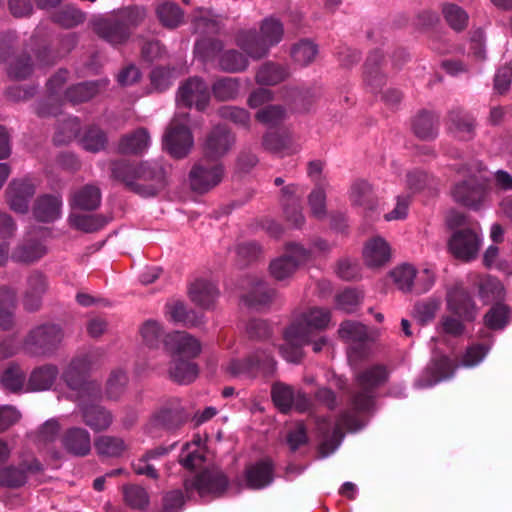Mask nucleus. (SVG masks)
Returning <instances> with one entry per match:
<instances>
[{"mask_svg": "<svg viewBox=\"0 0 512 512\" xmlns=\"http://www.w3.org/2000/svg\"><path fill=\"white\" fill-rule=\"evenodd\" d=\"M388 377L386 368L382 365H374L357 376L359 391L353 395L351 410L340 415L336 422L323 418L318 421L317 428L322 440L319 446V454L322 458L334 453L340 446L344 434L343 428L357 431L363 427L358 413L369 412L374 405V389L383 384Z\"/></svg>", "mask_w": 512, "mask_h": 512, "instance_id": "f257e3e1", "label": "nucleus"}, {"mask_svg": "<svg viewBox=\"0 0 512 512\" xmlns=\"http://www.w3.org/2000/svg\"><path fill=\"white\" fill-rule=\"evenodd\" d=\"M112 175L143 197L155 196L167 185V172L159 160L140 163L117 161L112 164Z\"/></svg>", "mask_w": 512, "mask_h": 512, "instance_id": "f03ea898", "label": "nucleus"}, {"mask_svg": "<svg viewBox=\"0 0 512 512\" xmlns=\"http://www.w3.org/2000/svg\"><path fill=\"white\" fill-rule=\"evenodd\" d=\"M330 320L331 311L327 308L313 307L298 316L284 332V344L279 347L283 359L299 363L302 347L310 343L312 332L326 329Z\"/></svg>", "mask_w": 512, "mask_h": 512, "instance_id": "7ed1b4c3", "label": "nucleus"}, {"mask_svg": "<svg viewBox=\"0 0 512 512\" xmlns=\"http://www.w3.org/2000/svg\"><path fill=\"white\" fill-rule=\"evenodd\" d=\"M101 352L91 349L76 355L62 373V380L72 391L70 397L74 401L81 398H97L101 389L95 382L87 380L88 373L99 363Z\"/></svg>", "mask_w": 512, "mask_h": 512, "instance_id": "20e7f679", "label": "nucleus"}, {"mask_svg": "<svg viewBox=\"0 0 512 512\" xmlns=\"http://www.w3.org/2000/svg\"><path fill=\"white\" fill-rule=\"evenodd\" d=\"M491 348L488 344H473L463 354L459 364H454L447 356L440 355L432 358L431 364L425 374L418 378L415 385L419 388L432 387L435 384L447 380L454 375L458 367L472 368L480 364Z\"/></svg>", "mask_w": 512, "mask_h": 512, "instance_id": "39448f33", "label": "nucleus"}, {"mask_svg": "<svg viewBox=\"0 0 512 512\" xmlns=\"http://www.w3.org/2000/svg\"><path fill=\"white\" fill-rule=\"evenodd\" d=\"M282 23L274 18H266L260 27V33L256 30H242L237 34L236 44L252 59L258 60L265 57L272 46L277 45L283 37Z\"/></svg>", "mask_w": 512, "mask_h": 512, "instance_id": "423d86ee", "label": "nucleus"}, {"mask_svg": "<svg viewBox=\"0 0 512 512\" xmlns=\"http://www.w3.org/2000/svg\"><path fill=\"white\" fill-rule=\"evenodd\" d=\"M458 172L467 178L452 188L454 201L474 210L480 209L488 195L484 177L479 170L471 171L466 166L461 167Z\"/></svg>", "mask_w": 512, "mask_h": 512, "instance_id": "0eeeda50", "label": "nucleus"}, {"mask_svg": "<svg viewBox=\"0 0 512 512\" xmlns=\"http://www.w3.org/2000/svg\"><path fill=\"white\" fill-rule=\"evenodd\" d=\"M276 364L271 351L258 348L244 360L229 361L226 372L232 377L254 378L258 373L271 376L276 370Z\"/></svg>", "mask_w": 512, "mask_h": 512, "instance_id": "6e6552de", "label": "nucleus"}, {"mask_svg": "<svg viewBox=\"0 0 512 512\" xmlns=\"http://www.w3.org/2000/svg\"><path fill=\"white\" fill-rule=\"evenodd\" d=\"M189 114L176 113L163 136V145L175 158H184L191 151L194 139L188 127Z\"/></svg>", "mask_w": 512, "mask_h": 512, "instance_id": "1a4fd4ad", "label": "nucleus"}, {"mask_svg": "<svg viewBox=\"0 0 512 512\" xmlns=\"http://www.w3.org/2000/svg\"><path fill=\"white\" fill-rule=\"evenodd\" d=\"M50 230L38 228L29 231L24 239L14 248L11 259L17 263L33 264L47 255L49 249L46 243Z\"/></svg>", "mask_w": 512, "mask_h": 512, "instance_id": "9d476101", "label": "nucleus"}, {"mask_svg": "<svg viewBox=\"0 0 512 512\" xmlns=\"http://www.w3.org/2000/svg\"><path fill=\"white\" fill-rule=\"evenodd\" d=\"M482 232L478 225L456 230L448 243L450 252L458 259L471 261L478 255Z\"/></svg>", "mask_w": 512, "mask_h": 512, "instance_id": "9b49d317", "label": "nucleus"}, {"mask_svg": "<svg viewBox=\"0 0 512 512\" xmlns=\"http://www.w3.org/2000/svg\"><path fill=\"white\" fill-rule=\"evenodd\" d=\"M311 251L298 243H288L286 253L274 259L269 266L270 274L278 281L291 277L300 264L308 261Z\"/></svg>", "mask_w": 512, "mask_h": 512, "instance_id": "f8f14e48", "label": "nucleus"}, {"mask_svg": "<svg viewBox=\"0 0 512 512\" xmlns=\"http://www.w3.org/2000/svg\"><path fill=\"white\" fill-rule=\"evenodd\" d=\"M191 417L179 398H171L163 403L151 416L147 428L161 427L172 431L180 428Z\"/></svg>", "mask_w": 512, "mask_h": 512, "instance_id": "ddd939ff", "label": "nucleus"}, {"mask_svg": "<svg viewBox=\"0 0 512 512\" xmlns=\"http://www.w3.org/2000/svg\"><path fill=\"white\" fill-rule=\"evenodd\" d=\"M63 339V332L57 325H41L33 329L25 340V349L34 355L52 353Z\"/></svg>", "mask_w": 512, "mask_h": 512, "instance_id": "4468645a", "label": "nucleus"}, {"mask_svg": "<svg viewBox=\"0 0 512 512\" xmlns=\"http://www.w3.org/2000/svg\"><path fill=\"white\" fill-rule=\"evenodd\" d=\"M210 101V91L207 83L200 77L194 76L184 81L178 88L176 102L185 108L195 107L204 111Z\"/></svg>", "mask_w": 512, "mask_h": 512, "instance_id": "2eb2a0df", "label": "nucleus"}, {"mask_svg": "<svg viewBox=\"0 0 512 512\" xmlns=\"http://www.w3.org/2000/svg\"><path fill=\"white\" fill-rule=\"evenodd\" d=\"M223 174L224 169L221 164L200 161L189 173L190 186L195 192H207L221 182Z\"/></svg>", "mask_w": 512, "mask_h": 512, "instance_id": "dca6fc26", "label": "nucleus"}, {"mask_svg": "<svg viewBox=\"0 0 512 512\" xmlns=\"http://www.w3.org/2000/svg\"><path fill=\"white\" fill-rule=\"evenodd\" d=\"M100 396L101 394L97 398L85 397L76 401L82 421L95 432L105 431L113 423L112 413L96 403Z\"/></svg>", "mask_w": 512, "mask_h": 512, "instance_id": "f3484780", "label": "nucleus"}, {"mask_svg": "<svg viewBox=\"0 0 512 512\" xmlns=\"http://www.w3.org/2000/svg\"><path fill=\"white\" fill-rule=\"evenodd\" d=\"M271 395L275 406L283 413L292 408L304 412L311 406V401L305 393L281 382L272 386Z\"/></svg>", "mask_w": 512, "mask_h": 512, "instance_id": "a211bd4d", "label": "nucleus"}, {"mask_svg": "<svg viewBox=\"0 0 512 512\" xmlns=\"http://www.w3.org/2000/svg\"><path fill=\"white\" fill-rule=\"evenodd\" d=\"M93 27L99 37L113 45L123 44L131 36V31L125 26L117 13L97 18Z\"/></svg>", "mask_w": 512, "mask_h": 512, "instance_id": "6ab92c4d", "label": "nucleus"}, {"mask_svg": "<svg viewBox=\"0 0 512 512\" xmlns=\"http://www.w3.org/2000/svg\"><path fill=\"white\" fill-rule=\"evenodd\" d=\"M35 192L36 186L30 179H13L5 191L6 201L11 210L25 214Z\"/></svg>", "mask_w": 512, "mask_h": 512, "instance_id": "aec40b11", "label": "nucleus"}, {"mask_svg": "<svg viewBox=\"0 0 512 512\" xmlns=\"http://www.w3.org/2000/svg\"><path fill=\"white\" fill-rule=\"evenodd\" d=\"M228 480L220 471L206 470L192 480L185 481L187 491L195 489L201 497L206 495L218 496L227 488Z\"/></svg>", "mask_w": 512, "mask_h": 512, "instance_id": "412c9836", "label": "nucleus"}, {"mask_svg": "<svg viewBox=\"0 0 512 512\" xmlns=\"http://www.w3.org/2000/svg\"><path fill=\"white\" fill-rule=\"evenodd\" d=\"M166 350L173 358L192 359L201 352L200 342L192 335L175 331L166 335L163 340Z\"/></svg>", "mask_w": 512, "mask_h": 512, "instance_id": "4be33fe9", "label": "nucleus"}, {"mask_svg": "<svg viewBox=\"0 0 512 512\" xmlns=\"http://www.w3.org/2000/svg\"><path fill=\"white\" fill-rule=\"evenodd\" d=\"M446 307L449 312L465 321H474L477 307L471 295L462 287L455 286L446 296Z\"/></svg>", "mask_w": 512, "mask_h": 512, "instance_id": "5701e85b", "label": "nucleus"}, {"mask_svg": "<svg viewBox=\"0 0 512 512\" xmlns=\"http://www.w3.org/2000/svg\"><path fill=\"white\" fill-rule=\"evenodd\" d=\"M235 136L225 126L217 125L208 133L204 150L205 154L213 159L223 157L233 147Z\"/></svg>", "mask_w": 512, "mask_h": 512, "instance_id": "b1692460", "label": "nucleus"}, {"mask_svg": "<svg viewBox=\"0 0 512 512\" xmlns=\"http://www.w3.org/2000/svg\"><path fill=\"white\" fill-rule=\"evenodd\" d=\"M49 287L48 277L39 270H33L27 277L23 304L26 310L35 311L39 308L42 296Z\"/></svg>", "mask_w": 512, "mask_h": 512, "instance_id": "393cba45", "label": "nucleus"}, {"mask_svg": "<svg viewBox=\"0 0 512 512\" xmlns=\"http://www.w3.org/2000/svg\"><path fill=\"white\" fill-rule=\"evenodd\" d=\"M62 206L59 195L44 194L35 200L32 213L37 221L52 223L61 218Z\"/></svg>", "mask_w": 512, "mask_h": 512, "instance_id": "a878e982", "label": "nucleus"}, {"mask_svg": "<svg viewBox=\"0 0 512 512\" xmlns=\"http://www.w3.org/2000/svg\"><path fill=\"white\" fill-rule=\"evenodd\" d=\"M63 448L74 456L83 457L90 453L91 435L82 427H72L65 431L61 439Z\"/></svg>", "mask_w": 512, "mask_h": 512, "instance_id": "bb28decb", "label": "nucleus"}, {"mask_svg": "<svg viewBox=\"0 0 512 512\" xmlns=\"http://www.w3.org/2000/svg\"><path fill=\"white\" fill-rule=\"evenodd\" d=\"M41 470L40 463L33 459L30 463H21L19 466H7L0 469V486L19 488L23 486L30 473Z\"/></svg>", "mask_w": 512, "mask_h": 512, "instance_id": "cd10ccee", "label": "nucleus"}, {"mask_svg": "<svg viewBox=\"0 0 512 512\" xmlns=\"http://www.w3.org/2000/svg\"><path fill=\"white\" fill-rule=\"evenodd\" d=\"M391 258V248L388 242L381 236L369 239L363 247V259L371 268L385 265Z\"/></svg>", "mask_w": 512, "mask_h": 512, "instance_id": "c85d7f7f", "label": "nucleus"}, {"mask_svg": "<svg viewBox=\"0 0 512 512\" xmlns=\"http://www.w3.org/2000/svg\"><path fill=\"white\" fill-rule=\"evenodd\" d=\"M275 297V290L260 279L254 278L249 283V290L243 296L244 303L254 309L268 306Z\"/></svg>", "mask_w": 512, "mask_h": 512, "instance_id": "c756f323", "label": "nucleus"}, {"mask_svg": "<svg viewBox=\"0 0 512 512\" xmlns=\"http://www.w3.org/2000/svg\"><path fill=\"white\" fill-rule=\"evenodd\" d=\"M475 121L474 118L460 110H452L449 113L448 130L455 137L461 140H470L474 136Z\"/></svg>", "mask_w": 512, "mask_h": 512, "instance_id": "7c9ffc66", "label": "nucleus"}, {"mask_svg": "<svg viewBox=\"0 0 512 512\" xmlns=\"http://www.w3.org/2000/svg\"><path fill=\"white\" fill-rule=\"evenodd\" d=\"M218 295L219 291L215 284L205 279H197L189 287L191 301L203 308L211 307Z\"/></svg>", "mask_w": 512, "mask_h": 512, "instance_id": "2f4dec72", "label": "nucleus"}, {"mask_svg": "<svg viewBox=\"0 0 512 512\" xmlns=\"http://www.w3.org/2000/svg\"><path fill=\"white\" fill-rule=\"evenodd\" d=\"M273 482V465L269 460H261L246 470V483L251 489H263Z\"/></svg>", "mask_w": 512, "mask_h": 512, "instance_id": "473e14b6", "label": "nucleus"}, {"mask_svg": "<svg viewBox=\"0 0 512 512\" xmlns=\"http://www.w3.org/2000/svg\"><path fill=\"white\" fill-rule=\"evenodd\" d=\"M150 145V135L145 128H138L119 141L118 149L124 154H142Z\"/></svg>", "mask_w": 512, "mask_h": 512, "instance_id": "72a5a7b5", "label": "nucleus"}, {"mask_svg": "<svg viewBox=\"0 0 512 512\" xmlns=\"http://www.w3.org/2000/svg\"><path fill=\"white\" fill-rule=\"evenodd\" d=\"M382 57V53L377 50L372 52L365 62L364 80L372 93L380 91L385 83V77L379 69V63Z\"/></svg>", "mask_w": 512, "mask_h": 512, "instance_id": "f704fd0d", "label": "nucleus"}, {"mask_svg": "<svg viewBox=\"0 0 512 512\" xmlns=\"http://www.w3.org/2000/svg\"><path fill=\"white\" fill-rule=\"evenodd\" d=\"M94 447L99 456L119 458L128 449L123 438L112 435H101L95 438Z\"/></svg>", "mask_w": 512, "mask_h": 512, "instance_id": "c9c22d12", "label": "nucleus"}, {"mask_svg": "<svg viewBox=\"0 0 512 512\" xmlns=\"http://www.w3.org/2000/svg\"><path fill=\"white\" fill-rule=\"evenodd\" d=\"M198 375V367L188 358H173L169 377L179 384H189L193 382Z\"/></svg>", "mask_w": 512, "mask_h": 512, "instance_id": "e433bc0d", "label": "nucleus"}, {"mask_svg": "<svg viewBox=\"0 0 512 512\" xmlns=\"http://www.w3.org/2000/svg\"><path fill=\"white\" fill-rule=\"evenodd\" d=\"M59 374L55 365L47 364L34 369L29 377L28 386L32 391H44L52 387Z\"/></svg>", "mask_w": 512, "mask_h": 512, "instance_id": "4c0bfd02", "label": "nucleus"}, {"mask_svg": "<svg viewBox=\"0 0 512 512\" xmlns=\"http://www.w3.org/2000/svg\"><path fill=\"white\" fill-rule=\"evenodd\" d=\"M101 203L100 189L94 185H85L75 191L71 198V206L81 210H95Z\"/></svg>", "mask_w": 512, "mask_h": 512, "instance_id": "58836bf2", "label": "nucleus"}, {"mask_svg": "<svg viewBox=\"0 0 512 512\" xmlns=\"http://www.w3.org/2000/svg\"><path fill=\"white\" fill-rule=\"evenodd\" d=\"M17 299V291L9 286L0 287V328L8 330L13 325V311Z\"/></svg>", "mask_w": 512, "mask_h": 512, "instance_id": "ea45409f", "label": "nucleus"}, {"mask_svg": "<svg viewBox=\"0 0 512 512\" xmlns=\"http://www.w3.org/2000/svg\"><path fill=\"white\" fill-rule=\"evenodd\" d=\"M338 334L342 340L359 345H363L370 339L367 327L360 322L351 320L340 324Z\"/></svg>", "mask_w": 512, "mask_h": 512, "instance_id": "a19ab883", "label": "nucleus"}, {"mask_svg": "<svg viewBox=\"0 0 512 512\" xmlns=\"http://www.w3.org/2000/svg\"><path fill=\"white\" fill-rule=\"evenodd\" d=\"M413 131L420 139H434L438 133L437 117L430 112L418 114L413 121Z\"/></svg>", "mask_w": 512, "mask_h": 512, "instance_id": "79ce46f5", "label": "nucleus"}, {"mask_svg": "<svg viewBox=\"0 0 512 512\" xmlns=\"http://www.w3.org/2000/svg\"><path fill=\"white\" fill-rule=\"evenodd\" d=\"M350 200L353 205L367 210H372L376 205L372 186L365 180H357L352 184Z\"/></svg>", "mask_w": 512, "mask_h": 512, "instance_id": "37998d69", "label": "nucleus"}, {"mask_svg": "<svg viewBox=\"0 0 512 512\" xmlns=\"http://www.w3.org/2000/svg\"><path fill=\"white\" fill-rule=\"evenodd\" d=\"M441 299L436 297H429L427 299L415 303L412 316L421 325H426L432 322L441 307Z\"/></svg>", "mask_w": 512, "mask_h": 512, "instance_id": "c03bdc74", "label": "nucleus"}, {"mask_svg": "<svg viewBox=\"0 0 512 512\" xmlns=\"http://www.w3.org/2000/svg\"><path fill=\"white\" fill-rule=\"evenodd\" d=\"M289 75L288 69L272 62L264 63L256 74V81L262 85H276Z\"/></svg>", "mask_w": 512, "mask_h": 512, "instance_id": "a18cd8bd", "label": "nucleus"}, {"mask_svg": "<svg viewBox=\"0 0 512 512\" xmlns=\"http://www.w3.org/2000/svg\"><path fill=\"white\" fill-rule=\"evenodd\" d=\"M393 283L402 292L413 291V280L416 277V268L408 263H403L393 268L389 273Z\"/></svg>", "mask_w": 512, "mask_h": 512, "instance_id": "49530a36", "label": "nucleus"}, {"mask_svg": "<svg viewBox=\"0 0 512 512\" xmlns=\"http://www.w3.org/2000/svg\"><path fill=\"white\" fill-rule=\"evenodd\" d=\"M156 15L160 23L167 28H176L184 18V12L176 4L172 2H165L159 4L156 8Z\"/></svg>", "mask_w": 512, "mask_h": 512, "instance_id": "de8ad7c7", "label": "nucleus"}, {"mask_svg": "<svg viewBox=\"0 0 512 512\" xmlns=\"http://www.w3.org/2000/svg\"><path fill=\"white\" fill-rule=\"evenodd\" d=\"M98 92V82L79 83L66 90L65 99L72 104H79L92 99Z\"/></svg>", "mask_w": 512, "mask_h": 512, "instance_id": "09e8293b", "label": "nucleus"}, {"mask_svg": "<svg viewBox=\"0 0 512 512\" xmlns=\"http://www.w3.org/2000/svg\"><path fill=\"white\" fill-rule=\"evenodd\" d=\"M167 314L171 321L193 327L201 324V318L192 310H187L182 302L175 301L167 305Z\"/></svg>", "mask_w": 512, "mask_h": 512, "instance_id": "8fccbe9b", "label": "nucleus"}, {"mask_svg": "<svg viewBox=\"0 0 512 512\" xmlns=\"http://www.w3.org/2000/svg\"><path fill=\"white\" fill-rule=\"evenodd\" d=\"M240 83L237 78L223 77L212 85V93L219 101L233 100L239 95Z\"/></svg>", "mask_w": 512, "mask_h": 512, "instance_id": "3c124183", "label": "nucleus"}, {"mask_svg": "<svg viewBox=\"0 0 512 512\" xmlns=\"http://www.w3.org/2000/svg\"><path fill=\"white\" fill-rule=\"evenodd\" d=\"M221 70L237 73L244 71L248 67V59L242 53L235 49L224 51L218 60Z\"/></svg>", "mask_w": 512, "mask_h": 512, "instance_id": "603ef678", "label": "nucleus"}, {"mask_svg": "<svg viewBox=\"0 0 512 512\" xmlns=\"http://www.w3.org/2000/svg\"><path fill=\"white\" fill-rule=\"evenodd\" d=\"M318 54V46L307 39L296 43L291 49L293 60L300 66H307L312 63Z\"/></svg>", "mask_w": 512, "mask_h": 512, "instance_id": "864d4df0", "label": "nucleus"}, {"mask_svg": "<svg viewBox=\"0 0 512 512\" xmlns=\"http://www.w3.org/2000/svg\"><path fill=\"white\" fill-rule=\"evenodd\" d=\"M82 148L88 152L97 153L105 148L106 134L98 127H89L79 139Z\"/></svg>", "mask_w": 512, "mask_h": 512, "instance_id": "5fc2aeb1", "label": "nucleus"}, {"mask_svg": "<svg viewBox=\"0 0 512 512\" xmlns=\"http://www.w3.org/2000/svg\"><path fill=\"white\" fill-rule=\"evenodd\" d=\"M442 13L448 25L455 31H461L466 28L468 14L460 6L452 3H444L442 5Z\"/></svg>", "mask_w": 512, "mask_h": 512, "instance_id": "6e6d98bb", "label": "nucleus"}, {"mask_svg": "<svg viewBox=\"0 0 512 512\" xmlns=\"http://www.w3.org/2000/svg\"><path fill=\"white\" fill-rule=\"evenodd\" d=\"M85 20V14L74 6H64L53 14V21L64 28H72Z\"/></svg>", "mask_w": 512, "mask_h": 512, "instance_id": "4d7b16f0", "label": "nucleus"}, {"mask_svg": "<svg viewBox=\"0 0 512 512\" xmlns=\"http://www.w3.org/2000/svg\"><path fill=\"white\" fill-rule=\"evenodd\" d=\"M69 222L76 229L89 233L104 227L107 220L100 215L71 214Z\"/></svg>", "mask_w": 512, "mask_h": 512, "instance_id": "13d9d810", "label": "nucleus"}, {"mask_svg": "<svg viewBox=\"0 0 512 512\" xmlns=\"http://www.w3.org/2000/svg\"><path fill=\"white\" fill-rule=\"evenodd\" d=\"M510 320V309L504 304L494 305L485 315L484 321L488 328L503 329Z\"/></svg>", "mask_w": 512, "mask_h": 512, "instance_id": "bf43d9fd", "label": "nucleus"}, {"mask_svg": "<svg viewBox=\"0 0 512 512\" xmlns=\"http://www.w3.org/2000/svg\"><path fill=\"white\" fill-rule=\"evenodd\" d=\"M203 460L199 441L186 443L179 456L180 464L187 469H194L200 466Z\"/></svg>", "mask_w": 512, "mask_h": 512, "instance_id": "052dcab7", "label": "nucleus"}, {"mask_svg": "<svg viewBox=\"0 0 512 512\" xmlns=\"http://www.w3.org/2000/svg\"><path fill=\"white\" fill-rule=\"evenodd\" d=\"M79 130L80 123L78 119L76 117H68L58 126L54 135V142L58 145L67 144L76 138Z\"/></svg>", "mask_w": 512, "mask_h": 512, "instance_id": "680f3d73", "label": "nucleus"}, {"mask_svg": "<svg viewBox=\"0 0 512 512\" xmlns=\"http://www.w3.org/2000/svg\"><path fill=\"white\" fill-rule=\"evenodd\" d=\"M140 334L148 347L156 348L163 337V328L158 321L149 319L140 327Z\"/></svg>", "mask_w": 512, "mask_h": 512, "instance_id": "e2e57ef3", "label": "nucleus"}, {"mask_svg": "<svg viewBox=\"0 0 512 512\" xmlns=\"http://www.w3.org/2000/svg\"><path fill=\"white\" fill-rule=\"evenodd\" d=\"M285 117L286 111L280 105H268L256 113V119L269 127L277 126Z\"/></svg>", "mask_w": 512, "mask_h": 512, "instance_id": "0e129e2a", "label": "nucleus"}, {"mask_svg": "<svg viewBox=\"0 0 512 512\" xmlns=\"http://www.w3.org/2000/svg\"><path fill=\"white\" fill-rule=\"evenodd\" d=\"M116 13L131 32L132 29L138 27L147 16L146 9L141 6L125 7Z\"/></svg>", "mask_w": 512, "mask_h": 512, "instance_id": "69168bd1", "label": "nucleus"}, {"mask_svg": "<svg viewBox=\"0 0 512 512\" xmlns=\"http://www.w3.org/2000/svg\"><path fill=\"white\" fill-rule=\"evenodd\" d=\"M24 382L25 374L17 365L8 367L1 377L3 387L12 392L21 390L24 386Z\"/></svg>", "mask_w": 512, "mask_h": 512, "instance_id": "338daca9", "label": "nucleus"}, {"mask_svg": "<svg viewBox=\"0 0 512 512\" xmlns=\"http://www.w3.org/2000/svg\"><path fill=\"white\" fill-rule=\"evenodd\" d=\"M479 294L485 301L502 297L503 286L500 281L491 276H484L479 280Z\"/></svg>", "mask_w": 512, "mask_h": 512, "instance_id": "774afa93", "label": "nucleus"}]
</instances>
